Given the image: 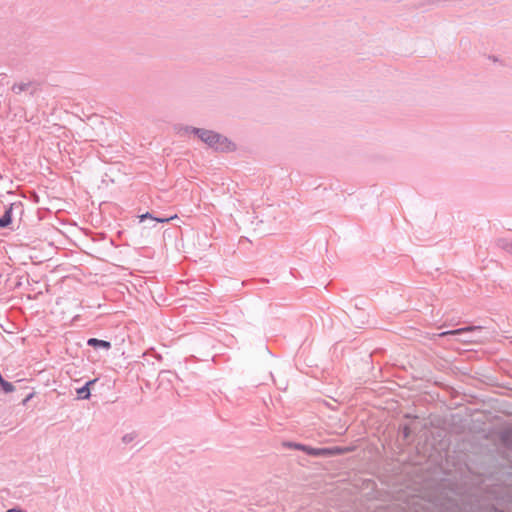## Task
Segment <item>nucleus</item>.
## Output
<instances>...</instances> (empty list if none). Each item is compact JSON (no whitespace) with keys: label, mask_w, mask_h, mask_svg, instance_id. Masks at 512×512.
I'll list each match as a JSON object with an SVG mask.
<instances>
[{"label":"nucleus","mask_w":512,"mask_h":512,"mask_svg":"<svg viewBox=\"0 0 512 512\" xmlns=\"http://www.w3.org/2000/svg\"><path fill=\"white\" fill-rule=\"evenodd\" d=\"M180 131L185 133H190L196 136L199 140L205 143L209 148L213 149L217 152L219 140L222 134L215 132L213 130H208L204 128H197L193 126H183Z\"/></svg>","instance_id":"f257e3e1"},{"label":"nucleus","mask_w":512,"mask_h":512,"mask_svg":"<svg viewBox=\"0 0 512 512\" xmlns=\"http://www.w3.org/2000/svg\"><path fill=\"white\" fill-rule=\"evenodd\" d=\"M23 214L24 204L22 201H15L10 203L8 206H5L4 213L0 217V228H9L12 225L14 218L16 216L21 218Z\"/></svg>","instance_id":"f03ea898"},{"label":"nucleus","mask_w":512,"mask_h":512,"mask_svg":"<svg viewBox=\"0 0 512 512\" xmlns=\"http://www.w3.org/2000/svg\"><path fill=\"white\" fill-rule=\"evenodd\" d=\"M354 450L353 447H341V446H333V447H315L314 457H333L338 455H344L350 453Z\"/></svg>","instance_id":"7ed1b4c3"},{"label":"nucleus","mask_w":512,"mask_h":512,"mask_svg":"<svg viewBox=\"0 0 512 512\" xmlns=\"http://www.w3.org/2000/svg\"><path fill=\"white\" fill-rule=\"evenodd\" d=\"M40 90V84L36 81L15 83L11 87V91L19 95L22 92H27L30 97H33Z\"/></svg>","instance_id":"20e7f679"},{"label":"nucleus","mask_w":512,"mask_h":512,"mask_svg":"<svg viewBox=\"0 0 512 512\" xmlns=\"http://www.w3.org/2000/svg\"><path fill=\"white\" fill-rule=\"evenodd\" d=\"M282 446L287 449H295V450L303 451L305 454L314 457L315 447H312V446H309L306 444H302V443H298V442H294V441H283Z\"/></svg>","instance_id":"39448f33"},{"label":"nucleus","mask_w":512,"mask_h":512,"mask_svg":"<svg viewBox=\"0 0 512 512\" xmlns=\"http://www.w3.org/2000/svg\"><path fill=\"white\" fill-rule=\"evenodd\" d=\"M98 378L88 380L82 387L76 389L77 399L88 400L91 397V388L96 384Z\"/></svg>","instance_id":"423d86ee"},{"label":"nucleus","mask_w":512,"mask_h":512,"mask_svg":"<svg viewBox=\"0 0 512 512\" xmlns=\"http://www.w3.org/2000/svg\"><path fill=\"white\" fill-rule=\"evenodd\" d=\"M236 150H237V145L232 140H230L228 137L221 135L217 152L229 153V152H234Z\"/></svg>","instance_id":"0eeeda50"},{"label":"nucleus","mask_w":512,"mask_h":512,"mask_svg":"<svg viewBox=\"0 0 512 512\" xmlns=\"http://www.w3.org/2000/svg\"><path fill=\"white\" fill-rule=\"evenodd\" d=\"M87 345L96 350L102 349V350H106V351L111 349V347H112L111 342L102 340V339H97V338H89L87 340Z\"/></svg>","instance_id":"6e6552de"},{"label":"nucleus","mask_w":512,"mask_h":512,"mask_svg":"<svg viewBox=\"0 0 512 512\" xmlns=\"http://www.w3.org/2000/svg\"><path fill=\"white\" fill-rule=\"evenodd\" d=\"M500 441L506 447H511L512 445V426L505 428L499 434Z\"/></svg>","instance_id":"1a4fd4ad"},{"label":"nucleus","mask_w":512,"mask_h":512,"mask_svg":"<svg viewBox=\"0 0 512 512\" xmlns=\"http://www.w3.org/2000/svg\"><path fill=\"white\" fill-rule=\"evenodd\" d=\"M496 246L511 255L512 242L508 241L506 238L497 239Z\"/></svg>","instance_id":"9d476101"},{"label":"nucleus","mask_w":512,"mask_h":512,"mask_svg":"<svg viewBox=\"0 0 512 512\" xmlns=\"http://www.w3.org/2000/svg\"><path fill=\"white\" fill-rule=\"evenodd\" d=\"M0 387L4 391V393H12V392L18 390V387L16 385H14L13 383H11V382H9L7 380H4L0 384Z\"/></svg>","instance_id":"9b49d317"},{"label":"nucleus","mask_w":512,"mask_h":512,"mask_svg":"<svg viewBox=\"0 0 512 512\" xmlns=\"http://www.w3.org/2000/svg\"><path fill=\"white\" fill-rule=\"evenodd\" d=\"M138 437V433L137 432H131V433H127L125 434L123 437H122V443L123 444H129L131 442H133L136 438Z\"/></svg>","instance_id":"f8f14e48"},{"label":"nucleus","mask_w":512,"mask_h":512,"mask_svg":"<svg viewBox=\"0 0 512 512\" xmlns=\"http://www.w3.org/2000/svg\"><path fill=\"white\" fill-rule=\"evenodd\" d=\"M468 329L469 328H459V329H455V330L444 331V332L439 333L438 336L444 337V336H447V335H458V334H461L463 331H466Z\"/></svg>","instance_id":"ddd939ff"},{"label":"nucleus","mask_w":512,"mask_h":512,"mask_svg":"<svg viewBox=\"0 0 512 512\" xmlns=\"http://www.w3.org/2000/svg\"><path fill=\"white\" fill-rule=\"evenodd\" d=\"M401 433L404 440H407L411 435V428L408 424H405L401 427Z\"/></svg>","instance_id":"4468645a"},{"label":"nucleus","mask_w":512,"mask_h":512,"mask_svg":"<svg viewBox=\"0 0 512 512\" xmlns=\"http://www.w3.org/2000/svg\"><path fill=\"white\" fill-rule=\"evenodd\" d=\"M138 217L140 219V222H144L146 219H150V220L154 221V218H155V216L150 212H146L142 215H139Z\"/></svg>","instance_id":"2eb2a0df"},{"label":"nucleus","mask_w":512,"mask_h":512,"mask_svg":"<svg viewBox=\"0 0 512 512\" xmlns=\"http://www.w3.org/2000/svg\"><path fill=\"white\" fill-rule=\"evenodd\" d=\"M35 393L34 392H30L28 393L22 400H21V404L22 405H27V403L34 397Z\"/></svg>","instance_id":"dca6fc26"},{"label":"nucleus","mask_w":512,"mask_h":512,"mask_svg":"<svg viewBox=\"0 0 512 512\" xmlns=\"http://www.w3.org/2000/svg\"><path fill=\"white\" fill-rule=\"evenodd\" d=\"M173 217H156L154 218V222L157 223H168Z\"/></svg>","instance_id":"f3484780"},{"label":"nucleus","mask_w":512,"mask_h":512,"mask_svg":"<svg viewBox=\"0 0 512 512\" xmlns=\"http://www.w3.org/2000/svg\"><path fill=\"white\" fill-rule=\"evenodd\" d=\"M6 512H26V511L19 507H14V508L8 509Z\"/></svg>","instance_id":"a211bd4d"},{"label":"nucleus","mask_w":512,"mask_h":512,"mask_svg":"<svg viewBox=\"0 0 512 512\" xmlns=\"http://www.w3.org/2000/svg\"><path fill=\"white\" fill-rule=\"evenodd\" d=\"M17 383L19 384V388L22 389V380L17 381Z\"/></svg>","instance_id":"6ab92c4d"}]
</instances>
